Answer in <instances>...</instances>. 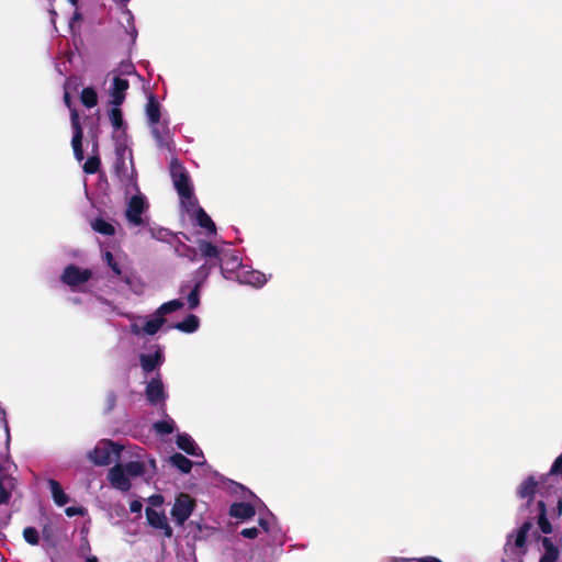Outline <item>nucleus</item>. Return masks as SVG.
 <instances>
[{
	"label": "nucleus",
	"instance_id": "obj_50",
	"mask_svg": "<svg viewBox=\"0 0 562 562\" xmlns=\"http://www.w3.org/2000/svg\"><path fill=\"white\" fill-rule=\"evenodd\" d=\"M64 102L69 108L70 111L75 109V108H71V97H70L69 92H65Z\"/></svg>",
	"mask_w": 562,
	"mask_h": 562
},
{
	"label": "nucleus",
	"instance_id": "obj_35",
	"mask_svg": "<svg viewBox=\"0 0 562 562\" xmlns=\"http://www.w3.org/2000/svg\"><path fill=\"white\" fill-rule=\"evenodd\" d=\"M154 429L160 435H170L175 430V422L171 418L156 422Z\"/></svg>",
	"mask_w": 562,
	"mask_h": 562
},
{
	"label": "nucleus",
	"instance_id": "obj_33",
	"mask_svg": "<svg viewBox=\"0 0 562 562\" xmlns=\"http://www.w3.org/2000/svg\"><path fill=\"white\" fill-rule=\"evenodd\" d=\"M100 166H101V160H100L99 154H93L85 162L83 171L87 175H94L99 171Z\"/></svg>",
	"mask_w": 562,
	"mask_h": 562
},
{
	"label": "nucleus",
	"instance_id": "obj_36",
	"mask_svg": "<svg viewBox=\"0 0 562 562\" xmlns=\"http://www.w3.org/2000/svg\"><path fill=\"white\" fill-rule=\"evenodd\" d=\"M23 539L30 546H38L40 544V532L35 527H25L23 529Z\"/></svg>",
	"mask_w": 562,
	"mask_h": 562
},
{
	"label": "nucleus",
	"instance_id": "obj_12",
	"mask_svg": "<svg viewBox=\"0 0 562 562\" xmlns=\"http://www.w3.org/2000/svg\"><path fill=\"white\" fill-rule=\"evenodd\" d=\"M176 443L180 450L184 451L189 456L203 457L202 450L196 446L192 437L186 432L177 436Z\"/></svg>",
	"mask_w": 562,
	"mask_h": 562
},
{
	"label": "nucleus",
	"instance_id": "obj_38",
	"mask_svg": "<svg viewBox=\"0 0 562 562\" xmlns=\"http://www.w3.org/2000/svg\"><path fill=\"white\" fill-rule=\"evenodd\" d=\"M114 171L121 181L128 179L127 167H126L125 159L123 157L117 158V160L114 165Z\"/></svg>",
	"mask_w": 562,
	"mask_h": 562
},
{
	"label": "nucleus",
	"instance_id": "obj_15",
	"mask_svg": "<svg viewBox=\"0 0 562 562\" xmlns=\"http://www.w3.org/2000/svg\"><path fill=\"white\" fill-rule=\"evenodd\" d=\"M71 127H72V149L82 147L83 131L80 124V117L76 109L71 110Z\"/></svg>",
	"mask_w": 562,
	"mask_h": 562
},
{
	"label": "nucleus",
	"instance_id": "obj_54",
	"mask_svg": "<svg viewBox=\"0 0 562 562\" xmlns=\"http://www.w3.org/2000/svg\"><path fill=\"white\" fill-rule=\"evenodd\" d=\"M81 20V14L79 12H75L71 19V22Z\"/></svg>",
	"mask_w": 562,
	"mask_h": 562
},
{
	"label": "nucleus",
	"instance_id": "obj_8",
	"mask_svg": "<svg viewBox=\"0 0 562 562\" xmlns=\"http://www.w3.org/2000/svg\"><path fill=\"white\" fill-rule=\"evenodd\" d=\"M146 518L148 524L155 528L164 531L166 538H171L173 535L172 528L167 521V517L162 512H157L151 507L146 508Z\"/></svg>",
	"mask_w": 562,
	"mask_h": 562
},
{
	"label": "nucleus",
	"instance_id": "obj_60",
	"mask_svg": "<svg viewBox=\"0 0 562 562\" xmlns=\"http://www.w3.org/2000/svg\"><path fill=\"white\" fill-rule=\"evenodd\" d=\"M50 14L55 16L57 13H56V11H55V10H52V11H50Z\"/></svg>",
	"mask_w": 562,
	"mask_h": 562
},
{
	"label": "nucleus",
	"instance_id": "obj_47",
	"mask_svg": "<svg viewBox=\"0 0 562 562\" xmlns=\"http://www.w3.org/2000/svg\"><path fill=\"white\" fill-rule=\"evenodd\" d=\"M72 150H74L75 158H76L78 161L83 160V158H85V154H83V149H82V147H80V148H76V149H72Z\"/></svg>",
	"mask_w": 562,
	"mask_h": 562
},
{
	"label": "nucleus",
	"instance_id": "obj_29",
	"mask_svg": "<svg viewBox=\"0 0 562 562\" xmlns=\"http://www.w3.org/2000/svg\"><path fill=\"white\" fill-rule=\"evenodd\" d=\"M42 537L44 542L52 548H55L57 546V539L55 535V529L50 521H46L42 525Z\"/></svg>",
	"mask_w": 562,
	"mask_h": 562
},
{
	"label": "nucleus",
	"instance_id": "obj_43",
	"mask_svg": "<svg viewBox=\"0 0 562 562\" xmlns=\"http://www.w3.org/2000/svg\"><path fill=\"white\" fill-rule=\"evenodd\" d=\"M240 535L247 539H255L259 535V530L256 527L245 528L240 531Z\"/></svg>",
	"mask_w": 562,
	"mask_h": 562
},
{
	"label": "nucleus",
	"instance_id": "obj_4",
	"mask_svg": "<svg viewBox=\"0 0 562 562\" xmlns=\"http://www.w3.org/2000/svg\"><path fill=\"white\" fill-rule=\"evenodd\" d=\"M195 507V501L186 493H181L171 508V516L179 526H182L191 516Z\"/></svg>",
	"mask_w": 562,
	"mask_h": 562
},
{
	"label": "nucleus",
	"instance_id": "obj_49",
	"mask_svg": "<svg viewBox=\"0 0 562 562\" xmlns=\"http://www.w3.org/2000/svg\"><path fill=\"white\" fill-rule=\"evenodd\" d=\"M259 526L266 531H269V521L266 518H259L258 520Z\"/></svg>",
	"mask_w": 562,
	"mask_h": 562
},
{
	"label": "nucleus",
	"instance_id": "obj_41",
	"mask_svg": "<svg viewBox=\"0 0 562 562\" xmlns=\"http://www.w3.org/2000/svg\"><path fill=\"white\" fill-rule=\"evenodd\" d=\"M11 498V493L4 487L3 481L0 477V505L8 504Z\"/></svg>",
	"mask_w": 562,
	"mask_h": 562
},
{
	"label": "nucleus",
	"instance_id": "obj_11",
	"mask_svg": "<svg viewBox=\"0 0 562 562\" xmlns=\"http://www.w3.org/2000/svg\"><path fill=\"white\" fill-rule=\"evenodd\" d=\"M130 87V82L119 76L114 77L113 83L110 90L111 103L116 106H121L125 100L126 90Z\"/></svg>",
	"mask_w": 562,
	"mask_h": 562
},
{
	"label": "nucleus",
	"instance_id": "obj_44",
	"mask_svg": "<svg viewBox=\"0 0 562 562\" xmlns=\"http://www.w3.org/2000/svg\"><path fill=\"white\" fill-rule=\"evenodd\" d=\"M86 513V509L83 507H75V506H71V507H67L65 509V514L68 516V517H74V516H82L85 515Z\"/></svg>",
	"mask_w": 562,
	"mask_h": 562
},
{
	"label": "nucleus",
	"instance_id": "obj_30",
	"mask_svg": "<svg viewBox=\"0 0 562 562\" xmlns=\"http://www.w3.org/2000/svg\"><path fill=\"white\" fill-rule=\"evenodd\" d=\"M104 260L116 277H121V279L127 284L131 283L130 278L127 276H123L122 269L115 261L114 256L111 251H106L104 254Z\"/></svg>",
	"mask_w": 562,
	"mask_h": 562
},
{
	"label": "nucleus",
	"instance_id": "obj_46",
	"mask_svg": "<svg viewBox=\"0 0 562 562\" xmlns=\"http://www.w3.org/2000/svg\"><path fill=\"white\" fill-rule=\"evenodd\" d=\"M187 249L189 251L188 256H189L190 260L191 261H196L198 260V256L200 255L199 250L195 249V248H191V247H188Z\"/></svg>",
	"mask_w": 562,
	"mask_h": 562
},
{
	"label": "nucleus",
	"instance_id": "obj_7",
	"mask_svg": "<svg viewBox=\"0 0 562 562\" xmlns=\"http://www.w3.org/2000/svg\"><path fill=\"white\" fill-rule=\"evenodd\" d=\"M198 250L201 258H205V263H212L223 270L221 249L211 241L200 239L198 241Z\"/></svg>",
	"mask_w": 562,
	"mask_h": 562
},
{
	"label": "nucleus",
	"instance_id": "obj_19",
	"mask_svg": "<svg viewBox=\"0 0 562 562\" xmlns=\"http://www.w3.org/2000/svg\"><path fill=\"white\" fill-rule=\"evenodd\" d=\"M146 115L150 125L159 124L160 104L153 94L148 98V102L146 104Z\"/></svg>",
	"mask_w": 562,
	"mask_h": 562
},
{
	"label": "nucleus",
	"instance_id": "obj_39",
	"mask_svg": "<svg viewBox=\"0 0 562 562\" xmlns=\"http://www.w3.org/2000/svg\"><path fill=\"white\" fill-rule=\"evenodd\" d=\"M116 394L113 391L108 392L105 396V413H110L116 405Z\"/></svg>",
	"mask_w": 562,
	"mask_h": 562
},
{
	"label": "nucleus",
	"instance_id": "obj_10",
	"mask_svg": "<svg viewBox=\"0 0 562 562\" xmlns=\"http://www.w3.org/2000/svg\"><path fill=\"white\" fill-rule=\"evenodd\" d=\"M109 480L113 487L127 492L131 488V481L123 465L116 464L109 471Z\"/></svg>",
	"mask_w": 562,
	"mask_h": 562
},
{
	"label": "nucleus",
	"instance_id": "obj_59",
	"mask_svg": "<svg viewBox=\"0 0 562 562\" xmlns=\"http://www.w3.org/2000/svg\"><path fill=\"white\" fill-rule=\"evenodd\" d=\"M0 415H1V418H2V419H4V418H5V412H4L2 408H0Z\"/></svg>",
	"mask_w": 562,
	"mask_h": 562
},
{
	"label": "nucleus",
	"instance_id": "obj_23",
	"mask_svg": "<svg viewBox=\"0 0 562 562\" xmlns=\"http://www.w3.org/2000/svg\"><path fill=\"white\" fill-rule=\"evenodd\" d=\"M48 485L50 487L52 497L57 506H64L69 502L68 495L56 480H48Z\"/></svg>",
	"mask_w": 562,
	"mask_h": 562
},
{
	"label": "nucleus",
	"instance_id": "obj_58",
	"mask_svg": "<svg viewBox=\"0 0 562 562\" xmlns=\"http://www.w3.org/2000/svg\"><path fill=\"white\" fill-rule=\"evenodd\" d=\"M74 7L78 5V0H68Z\"/></svg>",
	"mask_w": 562,
	"mask_h": 562
},
{
	"label": "nucleus",
	"instance_id": "obj_37",
	"mask_svg": "<svg viewBox=\"0 0 562 562\" xmlns=\"http://www.w3.org/2000/svg\"><path fill=\"white\" fill-rule=\"evenodd\" d=\"M109 117H110L111 124L113 125V127L115 130H120L123 126V124H124L123 113H122V110L120 109V106L113 105V108L111 109V111L109 113Z\"/></svg>",
	"mask_w": 562,
	"mask_h": 562
},
{
	"label": "nucleus",
	"instance_id": "obj_17",
	"mask_svg": "<svg viewBox=\"0 0 562 562\" xmlns=\"http://www.w3.org/2000/svg\"><path fill=\"white\" fill-rule=\"evenodd\" d=\"M538 486V482L535 480L532 475L528 476L517 488V495L520 498H528V504L532 499V496L536 493V488Z\"/></svg>",
	"mask_w": 562,
	"mask_h": 562
},
{
	"label": "nucleus",
	"instance_id": "obj_52",
	"mask_svg": "<svg viewBox=\"0 0 562 562\" xmlns=\"http://www.w3.org/2000/svg\"><path fill=\"white\" fill-rule=\"evenodd\" d=\"M557 509L559 514H562V497H559L557 501Z\"/></svg>",
	"mask_w": 562,
	"mask_h": 562
},
{
	"label": "nucleus",
	"instance_id": "obj_31",
	"mask_svg": "<svg viewBox=\"0 0 562 562\" xmlns=\"http://www.w3.org/2000/svg\"><path fill=\"white\" fill-rule=\"evenodd\" d=\"M183 305V302L179 299L168 301L159 306V308L156 311V315H160L164 317L167 314H170L182 308Z\"/></svg>",
	"mask_w": 562,
	"mask_h": 562
},
{
	"label": "nucleus",
	"instance_id": "obj_13",
	"mask_svg": "<svg viewBox=\"0 0 562 562\" xmlns=\"http://www.w3.org/2000/svg\"><path fill=\"white\" fill-rule=\"evenodd\" d=\"M229 515L237 519L247 520L256 515V509L250 503L236 502L231 505Z\"/></svg>",
	"mask_w": 562,
	"mask_h": 562
},
{
	"label": "nucleus",
	"instance_id": "obj_32",
	"mask_svg": "<svg viewBox=\"0 0 562 562\" xmlns=\"http://www.w3.org/2000/svg\"><path fill=\"white\" fill-rule=\"evenodd\" d=\"M165 322L166 319L162 316L156 315L155 318L145 323L143 330L145 334L153 336L161 328Z\"/></svg>",
	"mask_w": 562,
	"mask_h": 562
},
{
	"label": "nucleus",
	"instance_id": "obj_27",
	"mask_svg": "<svg viewBox=\"0 0 562 562\" xmlns=\"http://www.w3.org/2000/svg\"><path fill=\"white\" fill-rule=\"evenodd\" d=\"M80 101L87 108H93L98 104V94L92 87H86L80 93Z\"/></svg>",
	"mask_w": 562,
	"mask_h": 562
},
{
	"label": "nucleus",
	"instance_id": "obj_48",
	"mask_svg": "<svg viewBox=\"0 0 562 562\" xmlns=\"http://www.w3.org/2000/svg\"><path fill=\"white\" fill-rule=\"evenodd\" d=\"M418 562H442L440 559L431 555L423 557L417 560Z\"/></svg>",
	"mask_w": 562,
	"mask_h": 562
},
{
	"label": "nucleus",
	"instance_id": "obj_5",
	"mask_svg": "<svg viewBox=\"0 0 562 562\" xmlns=\"http://www.w3.org/2000/svg\"><path fill=\"white\" fill-rule=\"evenodd\" d=\"M91 278L92 272L90 269H81L76 265H68L60 276L61 282L70 288L83 284L88 282Z\"/></svg>",
	"mask_w": 562,
	"mask_h": 562
},
{
	"label": "nucleus",
	"instance_id": "obj_55",
	"mask_svg": "<svg viewBox=\"0 0 562 562\" xmlns=\"http://www.w3.org/2000/svg\"><path fill=\"white\" fill-rule=\"evenodd\" d=\"M87 562H99L98 558L94 555H91L87 559Z\"/></svg>",
	"mask_w": 562,
	"mask_h": 562
},
{
	"label": "nucleus",
	"instance_id": "obj_14",
	"mask_svg": "<svg viewBox=\"0 0 562 562\" xmlns=\"http://www.w3.org/2000/svg\"><path fill=\"white\" fill-rule=\"evenodd\" d=\"M139 361H140L142 369L148 373V372L154 371L156 368H158L162 363L164 356L159 350L156 351L155 353H150V355L142 353L139 356Z\"/></svg>",
	"mask_w": 562,
	"mask_h": 562
},
{
	"label": "nucleus",
	"instance_id": "obj_21",
	"mask_svg": "<svg viewBox=\"0 0 562 562\" xmlns=\"http://www.w3.org/2000/svg\"><path fill=\"white\" fill-rule=\"evenodd\" d=\"M151 126V135L155 138L157 146L160 148H168L170 134L169 130L166 126H159V124L150 125Z\"/></svg>",
	"mask_w": 562,
	"mask_h": 562
},
{
	"label": "nucleus",
	"instance_id": "obj_53",
	"mask_svg": "<svg viewBox=\"0 0 562 562\" xmlns=\"http://www.w3.org/2000/svg\"><path fill=\"white\" fill-rule=\"evenodd\" d=\"M93 154H99V144H98V140H95L92 145V155Z\"/></svg>",
	"mask_w": 562,
	"mask_h": 562
},
{
	"label": "nucleus",
	"instance_id": "obj_45",
	"mask_svg": "<svg viewBox=\"0 0 562 562\" xmlns=\"http://www.w3.org/2000/svg\"><path fill=\"white\" fill-rule=\"evenodd\" d=\"M142 508H143V504H142V502H139L137 499L132 501L130 504L131 513L139 514L142 512Z\"/></svg>",
	"mask_w": 562,
	"mask_h": 562
},
{
	"label": "nucleus",
	"instance_id": "obj_6",
	"mask_svg": "<svg viewBox=\"0 0 562 562\" xmlns=\"http://www.w3.org/2000/svg\"><path fill=\"white\" fill-rule=\"evenodd\" d=\"M148 207L145 196L142 194H136L131 198L127 204V209L125 212L126 220L134 226L144 225V220L142 217L145 210Z\"/></svg>",
	"mask_w": 562,
	"mask_h": 562
},
{
	"label": "nucleus",
	"instance_id": "obj_42",
	"mask_svg": "<svg viewBox=\"0 0 562 562\" xmlns=\"http://www.w3.org/2000/svg\"><path fill=\"white\" fill-rule=\"evenodd\" d=\"M562 473V454L558 456L551 467L550 473L547 475L549 477L551 474Z\"/></svg>",
	"mask_w": 562,
	"mask_h": 562
},
{
	"label": "nucleus",
	"instance_id": "obj_26",
	"mask_svg": "<svg viewBox=\"0 0 562 562\" xmlns=\"http://www.w3.org/2000/svg\"><path fill=\"white\" fill-rule=\"evenodd\" d=\"M537 508H538V516H537V518H538V525H539L540 530L543 533H551L552 526H551L550 521L547 518L544 502L543 501H538L537 502Z\"/></svg>",
	"mask_w": 562,
	"mask_h": 562
},
{
	"label": "nucleus",
	"instance_id": "obj_2",
	"mask_svg": "<svg viewBox=\"0 0 562 562\" xmlns=\"http://www.w3.org/2000/svg\"><path fill=\"white\" fill-rule=\"evenodd\" d=\"M171 177L181 201L183 203L188 202L193 206L198 205V200L194 196L189 175L177 160L171 161Z\"/></svg>",
	"mask_w": 562,
	"mask_h": 562
},
{
	"label": "nucleus",
	"instance_id": "obj_22",
	"mask_svg": "<svg viewBox=\"0 0 562 562\" xmlns=\"http://www.w3.org/2000/svg\"><path fill=\"white\" fill-rule=\"evenodd\" d=\"M217 266H213L212 263H203L192 274V283L196 285V288H202L204 282L207 280L211 271Z\"/></svg>",
	"mask_w": 562,
	"mask_h": 562
},
{
	"label": "nucleus",
	"instance_id": "obj_24",
	"mask_svg": "<svg viewBox=\"0 0 562 562\" xmlns=\"http://www.w3.org/2000/svg\"><path fill=\"white\" fill-rule=\"evenodd\" d=\"M542 546L544 548V553L540 558V560L546 562H555L559 558V550L558 548L552 543L551 539L543 537L541 539Z\"/></svg>",
	"mask_w": 562,
	"mask_h": 562
},
{
	"label": "nucleus",
	"instance_id": "obj_16",
	"mask_svg": "<svg viewBox=\"0 0 562 562\" xmlns=\"http://www.w3.org/2000/svg\"><path fill=\"white\" fill-rule=\"evenodd\" d=\"M200 319L194 314H189L182 322L176 323L170 328H176L182 333L192 334L198 330Z\"/></svg>",
	"mask_w": 562,
	"mask_h": 562
},
{
	"label": "nucleus",
	"instance_id": "obj_18",
	"mask_svg": "<svg viewBox=\"0 0 562 562\" xmlns=\"http://www.w3.org/2000/svg\"><path fill=\"white\" fill-rule=\"evenodd\" d=\"M195 220H196V224L200 227L206 229V232L210 235H215L216 234V225L213 222V220L209 216V214L204 211L203 207L198 206V210H196V213H195Z\"/></svg>",
	"mask_w": 562,
	"mask_h": 562
},
{
	"label": "nucleus",
	"instance_id": "obj_51",
	"mask_svg": "<svg viewBox=\"0 0 562 562\" xmlns=\"http://www.w3.org/2000/svg\"><path fill=\"white\" fill-rule=\"evenodd\" d=\"M124 67V71L126 74H132L134 71V66L132 64L122 65Z\"/></svg>",
	"mask_w": 562,
	"mask_h": 562
},
{
	"label": "nucleus",
	"instance_id": "obj_25",
	"mask_svg": "<svg viewBox=\"0 0 562 562\" xmlns=\"http://www.w3.org/2000/svg\"><path fill=\"white\" fill-rule=\"evenodd\" d=\"M189 289H190V291L188 293V305H189L190 310H195L200 305V291H201V288H196V285H193L191 288L190 284H183L180 288V292L181 293H186V291L189 290Z\"/></svg>",
	"mask_w": 562,
	"mask_h": 562
},
{
	"label": "nucleus",
	"instance_id": "obj_34",
	"mask_svg": "<svg viewBox=\"0 0 562 562\" xmlns=\"http://www.w3.org/2000/svg\"><path fill=\"white\" fill-rule=\"evenodd\" d=\"M123 468L128 476H140L145 472V465L140 461H130Z\"/></svg>",
	"mask_w": 562,
	"mask_h": 562
},
{
	"label": "nucleus",
	"instance_id": "obj_20",
	"mask_svg": "<svg viewBox=\"0 0 562 562\" xmlns=\"http://www.w3.org/2000/svg\"><path fill=\"white\" fill-rule=\"evenodd\" d=\"M169 462L183 474L190 473L193 467V462L180 452L170 456Z\"/></svg>",
	"mask_w": 562,
	"mask_h": 562
},
{
	"label": "nucleus",
	"instance_id": "obj_57",
	"mask_svg": "<svg viewBox=\"0 0 562 562\" xmlns=\"http://www.w3.org/2000/svg\"><path fill=\"white\" fill-rule=\"evenodd\" d=\"M155 502L161 503L162 502V497L160 495H157L155 497Z\"/></svg>",
	"mask_w": 562,
	"mask_h": 562
},
{
	"label": "nucleus",
	"instance_id": "obj_28",
	"mask_svg": "<svg viewBox=\"0 0 562 562\" xmlns=\"http://www.w3.org/2000/svg\"><path fill=\"white\" fill-rule=\"evenodd\" d=\"M91 226H92L93 231H95L97 233H99L101 235L113 236L115 234L114 226L111 223L104 221L103 218H95L91 223Z\"/></svg>",
	"mask_w": 562,
	"mask_h": 562
},
{
	"label": "nucleus",
	"instance_id": "obj_40",
	"mask_svg": "<svg viewBox=\"0 0 562 562\" xmlns=\"http://www.w3.org/2000/svg\"><path fill=\"white\" fill-rule=\"evenodd\" d=\"M248 283L254 285H262L266 282L265 276L258 271L251 272V278L247 280Z\"/></svg>",
	"mask_w": 562,
	"mask_h": 562
},
{
	"label": "nucleus",
	"instance_id": "obj_3",
	"mask_svg": "<svg viewBox=\"0 0 562 562\" xmlns=\"http://www.w3.org/2000/svg\"><path fill=\"white\" fill-rule=\"evenodd\" d=\"M122 446L111 440H103L89 452V459L95 465H108L112 462V456L120 457Z\"/></svg>",
	"mask_w": 562,
	"mask_h": 562
},
{
	"label": "nucleus",
	"instance_id": "obj_1",
	"mask_svg": "<svg viewBox=\"0 0 562 562\" xmlns=\"http://www.w3.org/2000/svg\"><path fill=\"white\" fill-rule=\"evenodd\" d=\"M532 526V520H526L515 532L507 535L504 551L508 557L521 559L527 553V537Z\"/></svg>",
	"mask_w": 562,
	"mask_h": 562
},
{
	"label": "nucleus",
	"instance_id": "obj_9",
	"mask_svg": "<svg viewBox=\"0 0 562 562\" xmlns=\"http://www.w3.org/2000/svg\"><path fill=\"white\" fill-rule=\"evenodd\" d=\"M145 395L151 405H158L166 400L164 383L160 376L153 378L146 385Z\"/></svg>",
	"mask_w": 562,
	"mask_h": 562
},
{
	"label": "nucleus",
	"instance_id": "obj_56",
	"mask_svg": "<svg viewBox=\"0 0 562 562\" xmlns=\"http://www.w3.org/2000/svg\"><path fill=\"white\" fill-rule=\"evenodd\" d=\"M155 502L161 503L162 502V497L160 495H157L155 497Z\"/></svg>",
	"mask_w": 562,
	"mask_h": 562
}]
</instances>
